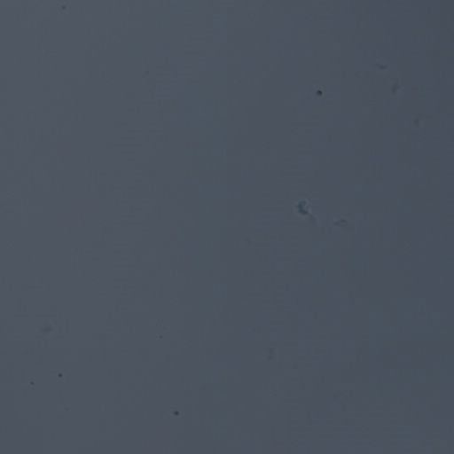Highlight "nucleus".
I'll list each match as a JSON object with an SVG mask.
<instances>
[{
	"mask_svg": "<svg viewBox=\"0 0 454 454\" xmlns=\"http://www.w3.org/2000/svg\"><path fill=\"white\" fill-rule=\"evenodd\" d=\"M278 16V180H284V1L274 2Z\"/></svg>",
	"mask_w": 454,
	"mask_h": 454,
	"instance_id": "obj_1",
	"label": "nucleus"
},
{
	"mask_svg": "<svg viewBox=\"0 0 454 454\" xmlns=\"http://www.w3.org/2000/svg\"><path fill=\"white\" fill-rule=\"evenodd\" d=\"M293 2H288V1H286V11H287V9L290 7V4H292Z\"/></svg>",
	"mask_w": 454,
	"mask_h": 454,
	"instance_id": "obj_2",
	"label": "nucleus"
},
{
	"mask_svg": "<svg viewBox=\"0 0 454 454\" xmlns=\"http://www.w3.org/2000/svg\"><path fill=\"white\" fill-rule=\"evenodd\" d=\"M307 3H308V4H310L311 2H310V1H308Z\"/></svg>",
	"mask_w": 454,
	"mask_h": 454,
	"instance_id": "obj_3",
	"label": "nucleus"
},
{
	"mask_svg": "<svg viewBox=\"0 0 454 454\" xmlns=\"http://www.w3.org/2000/svg\"><path fill=\"white\" fill-rule=\"evenodd\" d=\"M349 3H350V4H353L354 2H353V1H350Z\"/></svg>",
	"mask_w": 454,
	"mask_h": 454,
	"instance_id": "obj_4",
	"label": "nucleus"
}]
</instances>
